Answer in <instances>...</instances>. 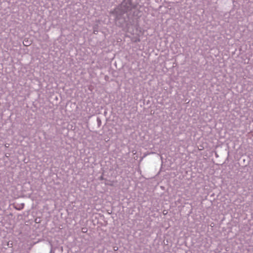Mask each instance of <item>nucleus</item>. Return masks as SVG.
<instances>
[{
  "instance_id": "f257e3e1",
  "label": "nucleus",
  "mask_w": 253,
  "mask_h": 253,
  "mask_svg": "<svg viewBox=\"0 0 253 253\" xmlns=\"http://www.w3.org/2000/svg\"><path fill=\"white\" fill-rule=\"evenodd\" d=\"M136 7L137 4L132 0H123L109 14L114 17L117 26L128 31L134 23L133 17L137 15L135 11L131 14L132 10Z\"/></svg>"
},
{
  "instance_id": "f03ea898",
  "label": "nucleus",
  "mask_w": 253,
  "mask_h": 253,
  "mask_svg": "<svg viewBox=\"0 0 253 253\" xmlns=\"http://www.w3.org/2000/svg\"><path fill=\"white\" fill-rule=\"evenodd\" d=\"M24 206L25 205L24 203H21L20 204H17L16 206H15L14 208L17 210L20 211L24 208Z\"/></svg>"
},
{
  "instance_id": "7ed1b4c3",
  "label": "nucleus",
  "mask_w": 253,
  "mask_h": 253,
  "mask_svg": "<svg viewBox=\"0 0 253 253\" xmlns=\"http://www.w3.org/2000/svg\"><path fill=\"white\" fill-rule=\"evenodd\" d=\"M98 25H95L93 27V33L94 34H97L98 32Z\"/></svg>"
},
{
  "instance_id": "20e7f679",
  "label": "nucleus",
  "mask_w": 253,
  "mask_h": 253,
  "mask_svg": "<svg viewBox=\"0 0 253 253\" xmlns=\"http://www.w3.org/2000/svg\"><path fill=\"white\" fill-rule=\"evenodd\" d=\"M97 122L98 126L100 127L101 125V119L98 117L97 118Z\"/></svg>"
},
{
  "instance_id": "39448f33",
  "label": "nucleus",
  "mask_w": 253,
  "mask_h": 253,
  "mask_svg": "<svg viewBox=\"0 0 253 253\" xmlns=\"http://www.w3.org/2000/svg\"><path fill=\"white\" fill-rule=\"evenodd\" d=\"M28 43H29V41L28 40H27V41H24L23 42V44L25 46H27L28 45Z\"/></svg>"
},
{
  "instance_id": "423d86ee",
  "label": "nucleus",
  "mask_w": 253,
  "mask_h": 253,
  "mask_svg": "<svg viewBox=\"0 0 253 253\" xmlns=\"http://www.w3.org/2000/svg\"><path fill=\"white\" fill-rule=\"evenodd\" d=\"M99 179L100 180H103L104 179V178H103V176L102 175L99 178Z\"/></svg>"
},
{
  "instance_id": "0eeeda50",
  "label": "nucleus",
  "mask_w": 253,
  "mask_h": 253,
  "mask_svg": "<svg viewBox=\"0 0 253 253\" xmlns=\"http://www.w3.org/2000/svg\"><path fill=\"white\" fill-rule=\"evenodd\" d=\"M35 221L36 223L39 222V221H38V220H37V219H36Z\"/></svg>"
},
{
  "instance_id": "6e6552de",
  "label": "nucleus",
  "mask_w": 253,
  "mask_h": 253,
  "mask_svg": "<svg viewBox=\"0 0 253 253\" xmlns=\"http://www.w3.org/2000/svg\"><path fill=\"white\" fill-rule=\"evenodd\" d=\"M35 221L36 223L39 222V221H38V220H37V219H36Z\"/></svg>"
}]
</instances>
